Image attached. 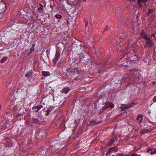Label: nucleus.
<instances>
[{
	"label": "nucleus",
	"instance_id": "32",
	"mask_svg": "<svg viewBox=\"0 0 156 156\" xmlns=\"http://www.w3.org/2000/svg\"><path fill=\"white\" fill-rule=\"evenodd\" d=\"M152 36H153L154 37H155L156 36H155V35L154 34H153L151 36V37H152Z\"/></svg>",
	"mask_w": 156,
	"mask_h": 156
},
{
	"label": "nucleus",
	"instance_id": "24",
	"mask_svg": "<svg viewBox=\"0 0 156 156\" xmlns=\"http://www.w3.org/2000/svg\"><path fill=\"white\" fill-rule=\"evenodd\" d=\"M125 154L122 153H117L116 154L117 156H125Z\"/></svg>",
	"mask_w": 156,
	"mask_h": 156
},
{
	"label": "nucleus",
	"instance_id": "33",
	"mask_svg": "<svg viewBox=\"0 0 156 156\" xmlns=\"http://www.w3.org/2000/svg\"><path fill=\"white\" fill-rule=\"evenodd\" d=\"M134 56H136V58L138 60L139 59V57L137 56L135 54L134 55Z\"/></svg>",
	"mask_w": 156,
	"mask_h": 156
},
{
	"label": "nucleus",
	"instance_id": "13",
	"mask_svg": "<svg viewBox=\"0 0 156 156\" xmlns=\"http://www.w3.org/2000/svg\"><path fill=\"white\" fill-rule=\"evenodd\" d=\"M8 58L7 57H4L1 61V63H2L5 62Z\"/></svg>",
	"mask_w": 156,
	"mask_h": 156
},
{
	"label": "nucleus",
	"instance_id": "1",
	"mask_svg": "<svg viewBox=\"0 0 156 156\" xmlns=\"http://www.w3.org/2000/svg\"><path fill=\"white\" fill-rule=\"evenodd\" d=\"M117 37L119 40H116V41L118 44H119L127 37V34L125 31H122L121 32L118 34Z\"/></svg>",
	"mask_w": 156,
	"mask_h": 156
},
{
	"label": "nucleus",
	"instance_id": "39",
	"mask_svg": "<svg viewBox=\"0 0 156 156\" xmlns=\"http://www.w3.org/2000/svg\"><path fill=\"white\" fill-rule=\"evenodd\" d=\"M147 44H146V45H145V46H144V47H145V48H147Z\"/></svg>",
	"mask_w": 156,
	"mask_h": 156
},
{
	"label": "nucleus",
	"instance_id": "15",
	"mask_svg": "<svg viewBox=\"0 0 156 156\" xmlns=\"http://www.w3.org/2000/svg\"><path fill=\"white\" fill-rule=\"evenodd\" d=\"M115 142V140L113 138H112L109 141L108 143V145H109L112 144H113Z\"/></svg>",
	"mask_w": 156,
	"mask_h": 156
},
{
	"label": "nucleus",
	"instance_id": "11",
	"mask_svg": "<svg viewBox=\"0 0 156 156\" xmlns=\"http://www.w3.org/2000/svg\"><path fill=\"white\" fill-rule=\"evenodd\" d=\"M69 90V87H64L63 88L62 92L67 94Z\"/></svg>",
	"mask_w": 156,
	"mask_h": 156
},
{
	"label": "nucleus",
	"instance_id": "19",
	"mask_svg": "<svg viewBox=\"0 0 156 156\" xmlns=\"http://www.w3.org/2000/svg\"><path fill=\"white\" fill-rule=\"evenodd\" d=\"M53 109V107H50L48 108V110H47L46 112H49L50 113V112H51V111Z\"/></svg>",
	"mask_w": 156,
	"mask_h": 156
},
{
	"label": "nucleus",
	"instance_id": "37",
	"mask_svg": "<svg viewBox=\"0 0 156 156\" xmlns=\"http://www.w3.org/2000/svg\"><path fill=\"white\" fill-rule=\"evenodd\" d=\"M91 26H92L93 25V24H92V21L91 20Z\"/></svg>",
	"mask_w": 156,
	"mask_h": 156
},
{
	"label": "nucleus",
	"instance_id": "18",
	"mask_svg": "<svg viewBox=\"0 0 156 156\" xmlns=\"http://www.w3.org/2000/svg\"><path fill=\"white\" fill-rule=\"evenodd\" d=\"M40 7L38 8V9L39 10H42L43 9V6L41 3H39Z\"/></svg>",
	"mask_w": 156,
	"mask_h": 156
},
{
	"label": "nucleus",
	"instance_id": "38",
	"mask_svg": "<svg viewBox=\"0 0 156 156\" xmlns=\"http://www.w3.org/2000/svg\"><path fill=\"white\" fill-rule=\"evenodd\" d=\"M152 83L153 84H155V81L153 82Z\"/></svg>",
	"mask_w": 156,
	"mask_h": 156
},
{
	"label": "nucleus",
	"instance_id": "26",
	"mask_svg": "<svg viewBox=\"0 0 156 156\" xmlns=\"http://www.w3.org/2000/svg\"><path fill=\"white\" fill-rule=\"evenodd\" d=\"M156 153V149H155L153 151H151L150 152L151 154H155Z\"/></svg>",
	"mask_w": 156,
	"mask_h": 156
},
{
	"label": "nucleus",
	"instance_id": "43",
	"mask_svg": "<svg viewBox=\"0 0 156 156\" xmlns=\"http://www.w3.org/2000/svg\"><path fill=\"white\" fill-rule=\"evenodd\" d=\"M131 0L132 1H134V0Z\"/></svg>",
	"mask_w": 156,
	"mask_h": 156
},
{
	"label": "nucleus",
	"instance_id": "44",
	"mask_svg": "<svg viewBox=\"0 0 156 156\" xmlns=\"http://www.w3.org/2000/svg\"><path fill=\"white\" fill-rule=\"evenodd\" d=\"M33 44H33V46H34V45Z\"/></svg>",
	"mask_w": 156,
	"mask_h": 156
},
{
	"label": "nucleus",
	"instance_id": "5",
	"mask_svg": "<svg viewBox=\"0 0 156 156\" xmlns=\"http://www.w3.org/2000/svg\"><path fill=\"white\" fill-rule=\"evenodd\" d=\"M141 35L142 38L145 39L147 41L150 40V37L148 34H145L144 31H142L140 33Z\"/></svg>",
	"mask_w": 156,
	"mask_h": 156
},
{
	"label": "nucleus",
	"instance_id": "10",
	"mask_svg": "<svg viewBox=\"0 0 156 156\" xmlns=\"http://www.w3.org/2000/svg\"><path fill=\"white\" fill-rule=\"evenodd\" d=\"M42 75L44 76H48L50 75V73L48 71H42L41 72Z\"/></svg>",
	"mask_w": 156,
	"mask_h": 156
},
{
	"label": "nucleus",
	"instance_id": "27",
	"mask_svg": "<svg viewBox=\"0 0 156 156\" xmlns=\"http://www.w3.org/2000/svg\"><path fill=\"white\" fill-rule=\"evenodd\" d=\"M34 47L31 48H30V51L31 52L34 51Z\"/></svg>",
	"mask_w": 156,
	"mask_h": 156
},
{
	"label": "nucleus",
	"instance_id": "35",
	"mask_svg": "<svg viewBox=\"0 0 156 156\" xmlns=\"http://www.w3.org/2000/svg\"><path fill=\"white\" fill-rule=\"evenodd\" d=\"M127 50L128 51H129V52H131V51H130V49H127Z\"/></svg>",
	"mask_w": 156,
	"mask_h": 156
},
{
	"label": "nucleus",
	"instance_id": "12",
	"mask_svg": "<svg viewBox=\"0 0 156 156\" xmlns=\"http://www.w3.org/2000/svg\"><path fill=\"white\" fill-rule=\"evenodd\" d=\"M98 123L96 121H90L88 124L89 126H93L94 125L97 124Z\"/></svg>",
	"mask_w": 156,
	"mask_h": 156
},
{
	"label": "nucleus",
	"instance_id": "4",
	"mask_svg": "<svg viewBox=\"0 0 156 156\" xmlns=\"http://www.w3.org/2000/svg\"><path fill=\"white\" fill-rule=\"evenodd\" d=\"M114 107V105L111 102H106L105 105L102 108V110H104L108 108H113Z\"/></svg>",
	"mask_w": 156,
	"mask_h": 156
},
{
	"label": "nucleus",
	"instance_id": "21",
	"mask_svg": "<svg viewBox=\"0 0 156 156\" xmlns=\"http://www.w3.org/2000/svg\"><path fill=\"white\" fill-rule=\"evenodd\" d=\"M114 148V147H112V148H109V150H108V151L106 153V155H107L108 154H109L110 153L111 150L113 149Z\"/></svg>",
	"mask_w": 156,
	"mask_h": 156
},
{
	"label": "nucleus",
	"instance_id": "7",
	"mask_svg": "<svg viewBox=\"0 0 156 156\" xmlns=\"http://www.w3.org/2000/svg\"><path fill=\"white\" fill-rule=\"evenodd\" d=\"M43 107V105H40L37 106H34L32 108V109H35L36 108H37V109L35 111V112H37L39 111L40 109L42 108Z\"/></svg>",
	"mask_w": 156,
	"mask_h": 156
},
{
	"label": "nucleus",
	"instance_id": "8",
	"mask_svg": "<svg viewBox=\"0 0 156 156\" xmlns=\"http://www.w3.org/2000/svg\"><path fill=\"white\" fill-rule=\"evenodd\" d=\"M146 44L147 45V47L149 48L151 46H153L154 43L153 42L152 40L150 39V40H148V41H147L146 42Z\"/></svg>",
	"mask_w": 156,
	"mask_h": 156
},
{
	"label": "nucleus",
	"instance_id": "30",
	"mask_svg": "<svg viewBox=\"0 0 156 156\" xmlns=\"http://www.w3.org/2000/svg\"><path fill=\"white\" fill-rule=\"evenodd\" d=\"M69 69L70 70H71V69L73 71H75V70L76 69L75 68H71V69Z\"/></svg>",
	"mask_w": 156,
	"mask_h": 156
},
{
	"label": "nucleus",
	"instance_id": "25",
	"mask_svg": "<svg viewBox=\"0 0 156 156\" xmlns=\"http://www.w3.org/2000/svg\"><path fill=\"white\" fill-rule=\"evenodd\" d=\"M24 115V112L23 113H18L17 114V117H19L20 116H23Z\"/></svg>",
	"mask_w": 156,
	"mask_h": 156
},
{
	"label": "nucleus",
	"instance_id": "42",
	"mask_svg": "<svg viewBox=\"0 0 156 156\" xmlns=\"http://www.w3.org/2000/svg\"><path fill=\"white\" fill-rule=\"evenodd\" d=\"M149 150H147V152H149Z\"/></svg>",
	"mask_w": 156,
	"mask_h": 156
},
{
	"label": "nucleus",
	"instance_id": "6",
	"mask_svg": "<svg viewBox=\"0 0 156 156\" xmlns=\"http://www.w3.org/2000/svg\"><path fill=\"white\" fill-rule=\"evenodd\" d=\"M143 119V115L141 114L138 115L136 117V120L139 121V123H140L142 122Z\"/></svg>",
	"mask_w": 156,
	"mask_h": 156
},
{
	"label": "nucleus",
	"instance_id": "34",
	"mask_svg": "<svg viewBox=\"0 0 156 156\" xmlns=\"http://www.w3.org/2000/svg\"><path fill=\"white\" fill-rule=\"evenodd\" d=\"M50 112H47V113H46L45 115L48 116Z\"/></svg>",
	"mask_w": 156,
	"mask_h": 156
},
{
	"label": "nucleus",
	"instance_id": "2",
	"mask_svg": "<svg viewBox=\"0 0 156 156\" xmlns=\"http://www.w3.org/2000/svg\"><path fill=\"white\" fill-rule=\"evenodd\" d=\"M60 51L56 49L55 56L52 59V62L54 63L55 64L58 62L60 58Z\"/></svg>",
	"mask_w": 156,
	"mask_h": 156
},
{
	"label": "nucleus",
	"instance_id": "28",
	"mask_svg": "<svg viewBox=\"0 0 156 156\" xmlns=\"http://www.w3.org/2000/svg\"><path fill=\"white\" fill-rule=\"evenodd\" d=\"M153 101L154 102H156V96H155L153 98Z\"/></svg>",
	"mask_w": 156,
	"mask_h": 156
},
{
	"label": "nucleus",
	"instance_id": "22",
	"mask_svg": "<svg viewBox=\"0 0 156 156\" xmlns=\"http://www.w3.org/2000/svg\"><path fill=\"white\" fill-rule=\"evenodd\" d=\"M138 47L136 46L134 48V49L132 50L133 52V51L134 53L135 52L137 51V49L138 48Z\"/></svg>",
	"mask_w": 156,
	"mask_h": 156
},
{
	"label": "nucleus",
	"instance_id": "20",
	"mask_svg": "<svg viewBox=\"0 0 156 156\" xmlns=\"http://www.w3.org/2000/svg\"><path fill=\"white\" fill-rule=\"evenodd\" d=\"M138 4H139L141 2L143 3H145L147 2V0H137Z\"/></svg>",
	"mask_w": 156,
	"mask_h": 156
},
{
	"label": "nucleus",
	"instance_id": "16",
	"mask_svg": "<svg viewBox=\"0 0 156 156\" xmlns=\"http://www.w3.org/2000/svg\"><path fill=\"white\" fill-rule=\"evenodd\" d=\"M108 28H109L108 26V25H106L105 26V28H104V30H103L102 32L103 33L107 31V30H108Z\"/></svg>",
	"mask_w": 156,
	"mask_h": 156
},
{
	"label": "nucleus",
	"instance_id": "9",
	"mask_svg": "<svg viewBox=\"0 0 156 156\" xmlns=\"http://www.w3.org/2000/svg\"><path fill=\"white\" fill-rule=\"evenodd\" d=\"M33 71L32 70L28 71L25 74V76L27 78L29 79L32 75Z\"/></svg>",
	"mask_w": 156,
	"mask_h": 156
},
{
	"label": "nucleus",
	"instance_id": "31",
	"mask_svg": "<svg viewBox=\"0 0 156 156\" xmlns=\"http://www.w3.org/2000/svg\"><path fill=\"white\" fill-rule=\"evenodd\" d=\"M153 12V10L152 9H149V12Z\"/></svg>",
	"mask_w": 156,
	"mask_h": 156
},
{
	"label": "nucleus",
	"instance_id": "29",
	"mask_svg": "<svg viewBox=\"0 0 156 156\" xmlns=\"http://www.w3.org/2000/svg\"><path fill=\"white\" fill-rule=\"evenodd\" d=\"M138 155L136 154H132L130 156H137Z\"/></svg>",
	"mask_w": 156,
	"mask_h": 156
},
{
	"label": "nucleus",
	"instance_id": "23",
	"mask_svg": "<svg viewBox=\"0 0 156 156\" xmlns=\"http://www.w3.org/2000/svg\"><path fill=\"white\" fill-rule=\"evenodd\" d=\"M85 26L87 27L88 25V20L87 19H85Z\"/></svg>",
	"mask_w": 156,
	"mask_h": 156
},
{
	"label": "nucleus",
	"instance_id": "40",
	"mask_svg": "<svg viewBox=\"0 0 156 156\" xmlns=\"http://www.w3.org/2000/svg\"><path fill=\"white\" fill-rule=\"evenodd\" d=\"M77 78H78L77 77H76L75 78V80H77Z\"/></svg>",
	"mask_w": 156,
	"mask_h": 156
},
{
	"label": "nucleus",
	"instance_id": "14",
	"mask_svg": "<svg viewBox=\"0 0 156 156\" xmlns=\"http://www.w3.org/2000/svg\"><path fill=\"white\" fill-rule=\"evenodd\" d=\"M73 2H76V3H77L78 4H79L82 1H83L84 2H86L87 0H73Z\"/></svg>",
	"mask_w": 156,
	"mask_h": 156
},
{
	"label": "nucleus",
	"instance_id": "3",
	"mask_svg": "<svg viewBox=\"0 0 156 156\" xmlns=\"http://www.w3.org/2000/svg\"><path fill=\"white\" fill-rule=\"evenodd\" d=\"M136 104L137 103L134 102H132L127 105L123 104V105H124L125 106L121 107V110L122 111H124L125 109L130 108L131 107H133L134 105H136Z\"/></svg>",
	"mask_w": 156,
	"mask_h": 156
},
{
	"label": "nucleus",
	"instance_id": "36",
	"mask_svg": "<svg viewBox=\"0 0 156 156\" xmlns=\"http://www.w3.org/2000/svg\"><path fill=\"white\" fill-rule=\"evenodd\" d=\"M129 154H125V156H129Z\"/></svg>",
	"mask_w": 156,
	"mask_h": 156
},
{
	"label": "nucleus",
	"instance_id": "17",
	"mask_svg": "<svg viewBox=\"0 0 156 156\" xmlns=\"http://www.w3.org/2000/svg\"><path fill=\"white\" fill-rule=\"evenodd\" d=\"M55 17L57 19H61L62 18V16L59 14H57L55 15Z\"/></svg>",
	"mask_w": 156,
	"mask_h": 156
},
{
	"label": "nucleus",
	"instance_id": "41",
	"mask_svg": "<svg viewBox=\"0 0 156 156\" xmlns=\"http://www.w3.org/2000/svg\"><path fill=\"white\" fill-rule=\"evenodd\" d=\"M2 0H0V2H2Z\"/></svg>",
	"mask_w": 156,
	"mask_h": 156
}]
</instances>
